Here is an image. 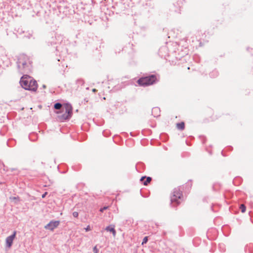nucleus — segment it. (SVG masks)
Returning <instances> with one entry per match:
<instances>
[{
	"instance_id": "nucleus-22",
	"label": "nucleus",
	"mask_w": 253,
	"mask_h": 253,
	"mask_svg": "<svg viewBox=\"0 0 253 253\" xmlns=\"http://www.w3.org/2000/svg\"><path fill=\"white\" fill-rule=\"evenodd\" d=\"M92 91H93V92H96V89H95V88H93V89H92Z\"/></svg>"
},
{
	"instance_id": "nucleus-18",
	"label": "nucleus",
	"mask_w": 253,
	"mask_h": 253,
	"mask_svg": "<svg viewBox=\"0 0 253 253\" xmlns=\"http://www.w3.org/2000/svg\"><path fill=\"white\" fill-rule=\"evenodd\" d=\"M85 230L86 232L91 230L90 227L89 225H88L85 228Z\"/></svg>"
},
{
	"instance_id": "nucleus-15",
	"label": "nucleus",
	"mask_w": 253,
	"mask_h": 253,
	"mask_svg": "<svg viewBox=\"0 0 253 253\" xmlns=\"http://www.w3.org/2000/svg\"><path fill=\"white\" fill-rule=\"evenodd\" d=\"M160 110L158 108H154L152 109V113H154L155 112H159Z\"/></svg>"
},
{
	"instance_id": "nucleus-7",
	"label": "nucleus",
	"mask_w": 253,
	"mask_h": 253,
	"mask_svg": "<svg viewBox=\"0 0 253 253\" xmlns=\"http://www.w3.org/2000/svg\"><path fill=\"white\" fill-rule=\"evenodd\" d=\"M105 230L111 232L114 237L116 236V232L115 229L114 225H110L108 226H107L105 228Z\"/></svg>"
},
{
	"instance_id": "nucleus-2",
	"label": "nucleus",
	"mask_w": 253,
	"mask_h": 253,
	"mask_svg": "<svg viewBox=\"0 0 253 253\" xmlns=\"http://www.w3.org/2000/svg\"><path fill=\"white\" fill-rule=\"evenodd\" d=\"M65 113L59 117L61 121L69 119L72 115V107L71 104L67 103L64 105L63 108Z\"/></svg>"
},
{
	"instance_id": "nucleus-17",
	"label": "nucleus",
	"mask_w": 253,
	"mask_h": 253,
	"mask_svg": "<svg viewBox=\"0 0 253 253\" xmlns=\"http://www.w3.org/2000/svg\"><path fill=\"white\" fill-rule=\"evenodd\" d=\"M78 212H76V211H74L73 213V215L74 217H77L78 216Z\"/></svg>"
},
{
	"instance_id": "nucleus-16",
	"label": "nucleus",
	"mask_w": 253,
	"mask_h": 253,
	"mask_svg": "<svg viewBox=\"0 0 253 253\" xmlns=\"http://www.w3.org/2000/svg\"><path fill=\"white\" fill-rule=\"evenodd\" d=\"M93 251L94 253H98V250L96 246H95L93 249Z\"/></svg>"
},
{
	"instance_id": "nucleus-14",
	"label": "nucleus",
	"mask_w": 253,
	"mask_h": 253,
	"mask_svg": "<svg viewBox=\"0 0 253 253\" xmlns=\"http://www.w3.org/2000/svg\"><path fill=\"white\" fill-rule=\"evenodd\" d=\"M148 241V237H145L144 239H143V241L142 242V245H143L144 244H146Z\"/></svg>"
},
{
	"instance_id": "nucleus-4",
	"label": "nucleus",
	"mask_w": 253,
	"mask_h": 253,
	"mask_svg": "<svg viewBox=\"0 0 253 253\" xmlns=\"http://www.w3.org/2000/svg\"><path fill=\"white\" fill-rule=\"evenodd\" d=\"M182 194L178 189H174L172 195L171 197V201L172 203L176 202L178 204V200L180 199Z\"/></svg>"
},
{
	"instance_id": "nucleus-13",
	"label": "nucleus",
	"mask_w": 253,
	"mask_h": 253,
	"mask_svg": "<svg viewBox=\"0 0 253 253\" xmlns=\"http://www.w3.org/2000/svg\"><path fill=\"white\" fill-rule=\"evenodd\" d=\"M151 180V178L150 177H148L146 181L143 182L144 185H147L148 183H149Z\"/></svg>"
},
{
	"instance_id": "nucleus-21",
	"label": "nucleus",
	"mask_w": 253,
	"mask_h": 253,
	"mask_svg": "<svg viewBox=\"0 0 253 253\" xmlns=\"http://www.w3.org/2000/svg\"><path fill=\"white\" fill-rule=\"evenodd\" d=\"M145 178V177H142L140 179V180L141 181H143L144 180V179Z\"/></svg>"
},
{
	"instance_id": "nucleus-3",
	"label": "nucleus",
	"mask_w": 253,
	"mask_h": 253,
	"mask_svg": "<svg viewBox=\"0 0 253 253\" xmlns=\"http://www.w3.org/2000/svg\"><path fill=\"white\" fill-rule=\"evenodd\" d=\"M157 80L155 75H151L150 76L141 78L138 80V83L140 85H149L154 83Z\"/></svg>"
},
{
	"instance_id": "nucleus-1",
	"label": "nucleus",
	"mask_w": 253,
	"mask_h": 253,
	"mask_svg": "<svg viewBox=\"0 0 253 253\" xmlns=\"http://www.w3.org/2000/svg\"><path fill=\"white\" fill-rule=\"evenodd\" d=\"M20 84L21 86L26 90L36 91L38 88V84L31 77L24 75L21 77Z\"/></svg>"
},
{
	"instance_id": "nucleus-5",
	"label": "nucleus",
	"mask_w": 253,
	"mask_h": 253,
	"mask_svg": "<svg viewBox=\"0 0 253 253\" xmlns=\"http://www.w3.org/2000/svg\"><path fill=\"white\" fill-rule=\"evenodd\" d=\"M59 224L58 221H51L44 226V228L50 230H53Z\"/></svg>"
},
{
	"instance_id": "nucleus-6",
	"label": "nucleus",
	"mask_w": 253,
	"mask_h": 253,
	"mask_svg": "<svg viewBox=\"0 0 253 253\" xmlns=\"http://www.w3.org/2000/svg\"><path fill=\"white\" fill-rule=\"evenodd\" d=\"M16 232H14L13 234L6 238V245L8 248H10L13 243V240L15 237Z\"/></svg>"
},
{
	"instance_id": "nucleus-11",
	"label": "nucleus",
	"mask_w": 253,
	"mask_h": 253,
	"mask_svg": "<svg viewBox=\"0 0 253 253\" xmlns=\"http://www.w3.org/2000/svg\"><path fill=\"white\" fill-rule=\"evenodd\" d=\"M62 107L61 104L57 103L54 105V108L56 109H60Z\"/></svg>"
},
{
	"instance_id": "nucleus-23",
	"label": "nucleus",
	"mask_w": 253,
	"mask_h": 253,
	"mask_svg": "<svg viewBox=\"0 0 253 253\" xmlns=\"http://www.w3.org/2000/svg\"><path fill=\"white\" fill-rule=\"evenodd\" d=\"M43 87H45V85H43Z\"/></svg>"
},
{
	"instance_id": "nucleus-19",
	"label": "nucleus",
	"mask_w": 253,
	"mask_h": 253,
	"mask_svg": "<svg viewBox=\"0 0 253 253\" xmlns=\"http://www.w3.org/2000/svg\"><path fill=\"white\" fill-rule=\"evenodd\" d=\"M108 207H104L103 208L100 209V211L103 212L104 210L107 209Z\"/></svg>"
},
{
	"instance_id": "nucleus-12",
	"label": "nucleus",
	"mask_w": 253,
	"mask_h": 253,
	"mask_svg": "<svg viewBox=\"0 0 253 253\" xmlns=\"http://www.w3.org/2000/svg\"><path fill=\"white\" fill-rule=\"evenodd\" d=\"M240 209L241 210L242 212L243 213V212H245V211H246V207L244 205L242 204L240 206Z\"/></svg>"
},
{
	"instance_id": "nucleus-10",
	"label": "nucleus",
	"mask_w": 253,
	"mask_h": 253,
	"mask_svg": "<svg viewBox=\"0 0 253 253\" xmlns=\"http://www.w3.org/2000/svg\"><path fill=\"white\" fill-rule=\"evenodd\" d=\"M9 199L11 202H14L15 204L18 203L19 201V199L18 197H11Z\"/></svg>"
},
{
	"instance_id": "nucleus-8",
	"label": "nucleus",
	"mask_w": 253,
	"mask_h": 253,
	"mask_svg": "<svg viewBox=\"0 0 253 253\" xmlns=\"http://www.w3.org/2000/svg\"><path fill=\"white\" fill-rule=\"evenodd\" d=\"M27 65L26 62L21 63L20 61L18 62V67L19 69L21 70L22 69H24L25 68V66Z\"/></svg>"
},
{
	"instance_id": "nucleus-20",
	"label": "nucleus",
	"mask_w": 253,
	"mask_h": 253,
	"mask_svg": "<svg viewBox=\"0 0 253 253\" xmlns=\"http://www.w3.org/2000/svg\"><path fill=\"white\" fill-rule=\"evenodd\" d=\"M47 193L45 192L42 195V198H43L45 197Z\"/></svg>"
},
{
	"instance_id": "nucleus-9",
	"label": "nucleus",
	"mask_w": 253,
	"mask_h": 253,
	"mask_svg": "<svg viewBox=\"0 0 253 253\" xmlns=\"http://www.w3.org/2000/svg\"><path fill=\"white\" fill-rule=\"evenodd\" d=\"M176 126L178 129L183 130L184 128V123L183 122L177 123L176 124Z\"/></svg>"
}]
</instances>
